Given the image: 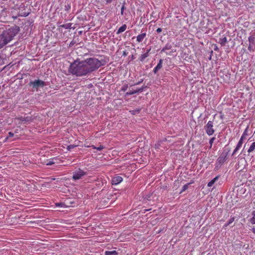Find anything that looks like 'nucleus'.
Instances as JSON below:
<instances>
[{
  "instance_id": "f704fd0d",
  "label": "nucleus",
  "mask_w": 255,
  "mask_h": 255,
  "mask_svg": "<svg viewBox=\"0 0 255 255\" xmlns=\"http://www.w3.org/2000/svg\"><path fill=\"white\" fill-rule=\"evenodd\" d=\"M76 146L73 144H70L68 145L67 147L68 150L70 151L71 149L75 147Z\"/></svg>"
},
{
  "instance_id": "4c0bfd02",
  "label": "nucleus",
  "mask_w": 255,
  "mask_h": 255,
  "mask_svg": "<svg viewBox=\"0 0 255 255\" xmlns=\"http://www.w3.org/2000/svg\"><path fill=\"white\" fill-rule=\"evenodd\" d=\"M105 1L106 4H110L114 0H104Z\"/></svg>"
},
{
  "instance_id": "e433bc0d",
  "label": "nucleus",
  "mask_w": 255,
  "mask_h": 255,
  "mask_svg": "<svg viewBox=\"0 0 255 255\" xmlns=\"http://www.w3.org/2000/svg\"><path fill=\"white\" fill-rule=\"evenodd\" d=\"M230 151V148H225L224 149L223 151L222 152H226L227 153V156L228 155L229 152Z\"/></svg>"
},
{
  "instance_id": "a878e982",
  "label": "nucleus",
  "mask_w": 255,
  "mask_h": 255,
  "mask_svg": "<svg viewBox=\"0 0 255 255\" xmlns=\"http://www.w3.org/2000/svg\"><path fill=\"white\" fill-rule=\"evenodd\" d=\"M147 86H145V85H143L141 87L137 89L136 90H137V93H141L145 89L147 88Z\"/></svg>"
},
{
  "instance_id": "0eeeda50",
  "label": "nucleus",
  "mask_w": 255,
  "mask_h": 255,
  "mask_svg": "<svg viewBox=\"0 0 255 255\" xmlns=\"http://www.w3.org/2000/svg\"><path fill=\"white\" fill-rule=\"evenodd\" d=\"M17 119L22 122H24V123L29 124L33 121V118L31 116H27L25 117H20L17 118Z\"/></svg>"
},
{
  "instance_id": "c03bdc74",
  "label": "nucleus",
  "mask_w": 255,
  "mask_h": 255,
  "mask_svg": "<svg viewBox=\"0 0 255 255\" xmlns=\"http://www.w3.org/2000/svg\"><path fill=\"white\" fill-rule=\"evenodd\" d=\"M214 50L215 51H218L219 50V49L218 48V46L216 45H214Z\"/></svg>"
},
{
  "instance_id": "473e14b6",
  "label": "nucleus",
  "mask_w": 255,
  "mask_h": 255,
  "mask_svg": "<svg viewBox=\"0 0 255 255\" xmlns=\"http://www.w3.org/2000/svg\"><path fill=\"white\" fill-rule=\"evenodd\" d=\"M29 12H21L20 14H19V16H23V17H26L29 14Z\"/></svg>"
},
{
  "instance_id": "37998d69",
  "label": "nucleus",
  "mask_w": 255,
  "mask_h": 255,
  "mask_svg": "<svg viewBox=\"0 0 255 255\" xmlns=\"http://www.w3.org/2000/svg\"><path fill=\"white\" fill-rule=\"evenodd\" d=\"M162 31V29L161 28H158L157 29H156V32L157 33H160Z\"/></svg>"
},
{
  "instance_id": "423d86ee",
  "label": "nucleus",
  "mask_w": 255,
  "mask_h": 255,
  "mask_svg": "<svg viewBox=\"0 0 255 255\" xmlns=\"http://www.w3.org/2000/svg\"><path fill=\"white\" fill-rule=\"evenodd\" d=\"M227 157L226 152H222L217 160L216 163V164L217 165L216 166H218V165H222L226 160Z\"/></svg>"
},
{
  "instance_id": "79ce46f5",
  "label": "nucleus",
  "mask_w": 255,
  "mask_h": 255,
  "mask_svg": "<svg viewBox=\"0 0 255 255\" xmlns=\"http://www.w3.org/2000/svg\"><path fill=\"white\" fill-rule=\"evenodd\" d=\"M128 53L126 51H124L123 52V56L126 57L127 56Z\"/></svg>"
},
{
  "instance_id": "6ab92c4d",
  "label": "nucleus",
  "mask_w": 255,
  "mask_h": 255,
  "mask_svg": "<svg viewBox=\"0 0 255 255\" xmlns=\"http://www.w3.org/2000/svg\"><path fill=\"white\" fill-rule=\"evenodd\" d=\"M255 149V141L252 143L251 145L250 146L249 148L248 149V152L249 153H251L252 151L254 150Z\"/></svg>"
},
{
  "instance_id": "6e6552de",
  "label": "nucleus",
  "mask_w": 255,
  "mask_h": 255,
  "mask_svg": "<svg viewBox=\"0 0 255 255\" xmlns=\"http://www.w3.org/2000/svg\"><path fill=\"white\" fill-rule=\"evenodd\" d=\"M123 181V178L120 176L114 177L112 179V184L113 185H118Z\"/></svg>"
},
{
  "instance_id": "a211bd4d",
  "label": "nucleus",
  "mask_w": 255,
  "mask_h": 255,
  "mask_svg": "<svg viewBox=\"0 0 255 255\" xmlns=\"http://www.w3.org/2000/svg\"><path fill=\"white\" fill-rule=\"evenodd\" d=\"M235 218L234 217H231L229 221L224 225V227H227L228 226L231 224L235 221Z\"/></svg>"
},
{
  "instance_id": "a18cd8bd",
  "label": "nucleus",
  "mask_w": 255,
  "mask_h": 255,
  "mask_svg": "<svg viewBox=\"0 0 255 255\" xmlns=\"http://www.w3.org/2000/svg\"><path fill=\"white\" fill-rule=\"evenodd\" d=\"M248 50L249 51H252L253 50V48H252V47L251 46V45L250 44V45L248 46Z\"/></svg>"
},
{
  "instance_id": "2eb2a0df",
  "label": "nucleus",
  "mask_w": 255,
  "mask_h": 255,
  "mask_svg": "<svg viewBox=\"0 0 255 255\" xmlns=\"http://www.w3.org/2000/svg\"><path fill=\"white\" fill-rule=\"evenodd\" d=\"M227 39L226 37H224L223 38H221L219 39V43L222 45V46H225L226 44L227 43Z\"/></svg>"
},
{
  "instance_id": "09e8293b",
  "label": "nucleus",
  "mask_w": 255,
  "mask_h": 255,
  "mask_svg": "<svg viewBox=\"0 0 255 255\" xmlns=\"http://www.w3.org/2000/svg\"><path fill=\"white\" fill-rule=\"evenodd\" d=\"M211 59V56H210V57H209V59Z\"/></svg>"
},
{
  "instance_id": "7c9ffc66",
  "label": "nucleus",
  "mask_w": 255,
  "mask_h": 255,
  "mask_svg": "<svg viewBox=\"0 0 255 255\" xmlns=\"http://www.w3.org/2000/svg\"><path fill=\"white\" fill-rule=\"evenodd\" d=\"M215 139H216V138L215 137H213L210 139L209 144H210V148L212 147L213 143L214 142V141Z\"/></svg>"
},
{
  "instance_id": "39448f33",
  "label": "nucleus",
  "mask_w": 255,
  "mask_h": 255,
  "mask_svg": "<svg viewBox=\"0 0 255 255\" xmlns=\"http://www.w3.org/2000/svg\"><path fill=\"white\" fill-rule=\"evenodd\" d=\"M204 129L208 135H213L215 132V130L213 128V122L211 121H209L204 127Z\"/></svg>"
},
{
  "instance_id": "c9c22d12",
  "label": "nucleus",
  "mask_w": 255,
  "mask_h": 255,
  "mask_svg": "<svg viewBox=\"0 0 255 255\" xmlns=\"http://www.w3.org/2000/svg\"><path fill=\"white\" fill-rule=\"evenodd\" d=\"M143 79H141L140 81H138L137 83L133 84V85H131L130 86V87H131V86H135V85H139L142 82H143Z\"/></svg>"
},
{
  "instance_id": "ddd939ff",
  "label": "nucleus",
  "mask_w": 255,
  "mask_h": 255,
  "mask_svg": "<svg viewBox=\"0 0 255 255\" xmlns=\"http://www.w3.org/2000/svg\"><path fill=\"white\" fill-rule=\"evenodd\" d=\"M127 28V25L126 24H123L121 27H120L118 29V30L117 32V34H119L121 33L122 32L125 31L126 30Z\"/></svg>"
},
{
  "instance_id": "b1692460",
  "label": "nucleus",
  "mask_w": 255,
  "mask_h": 255,
  "mask_svg": "<svg viewBox=\"0 0 255 255\" xmlns=\"http://www.w3.org/2000/svg\"><path fill=\"white\" fill-rule=\"evenodd\" d=\"M71 9V4L70 3H67V4H65L64 6V9L65 11H66L68 13L70 9Z\"/></svg>"
},
{
  "instance_id": "4468645a",
  "label": "nucleus",
  "mask_w": 255,
  "mask_h": 255,
  "mask_svg": "<svg viewBox=\"0 0 255 255\" xmlns=\"http://www.w3.org/2000/svg\"><path fill=\"white\" fill-rule=\"evenodd\" d=\"M219 176H217L216 177L213 178L211 181H210L207 184V186L211 187H212L215 182L219 179Z\"/></svg>"
},
{
  "instance_id": "c85d7f7f",
  "label": "nucleus",
  "mask_w": 255,
  "mask_h": 255,
  "mask_svg": "<svg viewBox=\"0 0 255 255\" xmlns=\"http://www.w3.org/2000/svg\"><path fill=\"white\" fill-rule=\"evenodd\" d=\"M128 88V85L127 84H125L121 88V91L123 92H125L127 90Z\"/></svg>"
},
{
  "instance_id": "de8ad7c7",
  "label": "nucleus",
  "mask_w": 255,
  "mask_h": 255,
  "mask_svg": "<svg viewBox=\"0 0 255 255\" xmlns=\"http://www.w3.org/2000/svg\"><path fill=\"white\" fill-rule=\"evenodd\" d=\"M252 231L255 234V227L252 228Z\"/></svg>"
},
{
  "instance_id": "9b49d317",
  "label": "nucleus",
  "mask_w": 255,
  "mask_h": 255,
  "mask_svg": "<svg viewBox=\"0 0 255 255\" xmlns=\"http://www.w3.org/2000/svg\"><path fill=\"white\" fill-rule=\"evenodd\" d=\"M162 63H163V60L160 59L159 60L158 63L156 65V66L154 68L153 72L154 74H156L158 70L161 69L162 67Z\"/></svg>"
},
{
  "instance_id": "2f4dec72",
  "label": "nucleus",
  "mask_w": 255,
  "mask_h": 255,
  "mask_svg": "<svg viewBox=\"0 0 255 255\" xmlns=\"http://www.w3.org/2000/svg\"><path fill=\"white\" fill-rule=\"evenodd\" d=\"M255 37L254 36H251L249 37L248 40L250 43H254Z\"/></svg>"
},
{
  "instance_id": "5701e85b",
  "label": "nucleus",
  "mask_w": 255,
  "mask_h": 255,
  "mask_svg": "<svg viewBox=\"0 0 255 255\" xmlns=\"http://www.w3.org/2000/svg\"><path fill=\"white\" fill-rule=\"evenodd\" d=\"M137 93V90H130L128 92L126 93V96H129L133 95L134 94Z\"/></svg>"
},
{
  "instance_id": "1a4fd4ad",
  "label": "nucleus",
  "mask_w": 255,
  "mask_h": 255,
  "mask_svg": "<svg viewBox=\"0 0 255 255\" xmlns=\"http://www.w3.org/2000/svg\"><path fill=\"white\" fill-rule=\"evenodd\" d=\"M244 139H242V138H240V139L239 140L235 149H234V150L233 151V152L232 153V155H235L236 152L239 150V149L241 147L242 144H243V140Z\"/></svg>"
},
{
  "instance_id": "f03ea898",
  "label": "nucleus",
  "mask_w": 255,
  "mask_h": 255,
  "mask_svg": "<svg viewBox=\"0 0 255 255\" xmlns=\"http://www.w3.org/2000/svg\"><path fill=\"white\" fill-rule=\"evenodd\" d=\"M19 31V27L16 25H14L8 28H6L5 30H3L0 34V49L10 42Z\"/></svg>"
},
{
  "instance_id": "bb28decb",
  "label": "nucleus",
  "mask_w": 255,
  "mask_h": 255,
  "mask_svg": "<svg viewBox=\"0 0 255 255\" xmlns=\"http://www.w3.org/2000/svg\"><path fill=\"white\" fill-rule=\"evenodd\" d=\"M190 183H187L186 184H185L182 188V189H181V191L180 192V193H182L183 192H184L186 190H187L188 188V185L190 184Z\"/></svg>"
},
{
  "instance_id": "cd10ccee",
  "label": "nucleus",
  "mask_w": 255,
  "mask_h": 255,
  "mask_svg": "<svg viewBox=\"0 0 255 255\" xmlns=\"http://www.w3.org/2000/svg\"><path fill=\"white\" fill-rule=\"evenodd\" d=\"M14 133L12 132H9L8 133V136L5 138L4 141H6L9 137H13Z\"/></svg>"
},
{
  "instance_id": "f257e3e1",
  "label": "nucleus",
  "mask_w": 255,
  "mask_h": 255,
  "mask_svg": "<svg viewBox=\"0 0 255 255\" xmlns=\"http://www.w3.org/2000/svg\"><path fill=\"white\" fill-rule=\"evenodd\" d=\"M104 60H99L96 58H89L84 60L77 59L70 65L68 72L76 77L87 76L105 65Z\"/></svg>"
},
{
  "instance_id": "f8f14e48",
  "label": "nucleus",
  "mask_w": 255,
  "mask_h": 255,
  "mask_svg": "<svg viewBox=\"0 0 255 255\" xmlns=\"http://www.w3.org/2000/svg\"><path fill=\"white\" fill-rule=\"evenodd\" d=\"M149 56V54H147V53L145 52L144 53L140 55V56L138 58V60H139V61L143 62L144 61L145 59L148 57Z\"/></svg>"
},
{
  "instance_id": "f3484780",
  "label": "nucleus",
  "mask_w": 255,
  "mask_h": 255,
  "mask_svg": "<svg viewBox=\"0 0 255 255\" xmlns=\"http://www.w3.org/2000/svg\"><path fill=\"white\" fill-rule=\"evenodd\" d=\"M172 48V45L169 43H167L165 46L162 49L161 52H164L167 50H170Z\"/></svg>"
},
{
  "instance_id": "c756f323",
  "label": "nucleus",
  "mask_w": 255,
  "mask_h": 255,
  "mask_svg": "<svg viewBox=\"0 0 255 255\" xmlns=\"http://www.w3.org/2000/svg\"><path fill=\"white\" fill-rule=\"evenodd\" d=\"M125 8H126L125 2H124L122 4L121 9V14L122 15H124V10L125 9Z\"/></svg>"
},
{
  "instance_id": "9d476101",
  "label": "nucleus",
  "mask_w": 255,
  "mask_h": 255,
  "mask_svg": "<svg viewBox=\"0 0 255 255\" xmlns=\"http://www.w3.org/2000/svg\"><path fill=\"white\" fill-rule=\"evenodd\" d=\"M143 30H142L141 33L138 35L136 37V41L138 43L142 42L146 35V32H143Z\"/></svg>"
},
{
  "instance_id": "58836bf2",
  "label": "nucleus",
  "mask_w": 255,
  "mask_h": 255,
  "mask_svg": "<svg viewBox=\"0 0 255 255\" xmlns=\"http://www.w3.org/2000/svg\"><path fill=\"white\" fill-rule=\"evenodd\" d=\"M55 163L54 162H53V161L52 160H50L49 161V162H48L47 163H46V165H52V164H54Z\"/></svg>"
},
{
  "instance_id": "393cba45",
  "label": "nucleus",
  "mask_w": 255,
  "mask_h": 255,
  "mask_svg": "<svg viewBox=\"0 0 255 255\" xmlns=\"http://www.w3.org/2000/svg\"><path fill=\"white\" fill-rule=\"evenodd\" d=\"M91 147H92L93 149H96L99 151H101L104 148V146L102 145H100L99 147H96L95 145H92Z\"/></svg>"
},
{
  "instance_id": "7ed1b4c3",
  "label": "nucleus",
  "mask_w": 255,
  "mask_h": 255,
  "mask_svg": "<svg viewBox=\"0 0 255 255\" xmlns=\"http://www.w3.org/2000/svg\"><path fill=\"white\" fill-rule=\"evenodd\" d=\"M29 85L32 86L34 89H36L37 91L39 88L43 87L46 84L44 81L38 79L30 81L29 83Z\"/></svg>"
},
{
  "instance_id": "20e7f679",
  "label": "nucleus",
  "mask_w": 255,
  "mask_h": 255,
  "mask_svg": "<svg viewBox=\"0 0 255 255\" xmlns=\"http://www.w3.org/2000/svg\"><path fill=\"white\" fill-rule=\"evenodd\" d=\"M87 172H85L81 169H78V170L75 171L73 173L72 179L76 181L82 178V177L87 175Z\"/></svg>"
},
{
  "instance_id": "72a5a7b5",
  "label": "nucleus",
  "mask_w": 255,
  "mask_h": 255,
  "mask_svg": "<svg viewBox=\"0 0 255 255\" xmlns=\"http://www.w3.org/2000/svg\"><path fill=\"white\" fill-rule=\"evenodd\" d=\"M55 205L56 207H65V204L64 203H56L55 204Z\"/></svg>"
},
{
  "instance_id": "8fccbe9b",
  "label": "nucleus",
  "mask_w": 255,
  "mask_h": 255,
  "mask_svg": "<svg viewBox=\"0 0 255 255\" xmlns=\"http://www.w3.org/2000/svg\"><path fill=\"white\" fill-rule=\"evenodd\" d=\"M0 58H1V56L0 55Z\"/></svg>"
},
{
  "instance_id": "ea45409f",
  "label": "nucleus",
  "mask_w": 255,
  "mask_h": 255,
  "mask_svg": "<svg viewBox=\"0 0 255 255\" xmlns=\"http://www.w3.org/2000/svg\"><path fill=\"white\" fill-rule=\"evenodd\" d=\"M128 59H129L130 60H133L135 59V57L133 55H131L128 57Z\"/></svg>"
},
{
  "instance_id": "aec40b11",
  "label": "nucleus",
  "mask_w": 255,
  "mask_h": 255,
  "mask_svg": "<svg viewBox=\"0 0 255 255\" xmlns=\"http://www.w3.org/2000/svg\"><path fill=\"white\" fill-rule=\"evenodd\" d=\"M252 215L253 217L250 219V221L252 224H255V210L253 211Z\"/></svg>"
},
{
  "instance_id": "412c9836",
  "label": "nucleus",
  "mask_w": 255,
  "mask_h": 255,
  "mask_svg": "<svg viewBox=\"0 0 255 255\" xmlns=\"http://www.w3.org/2000/svg\"><path fill=\"white\" fill-rule=\"evenodd\" d=\"M248 127H247V128L245 129V130H244L242 136H241V138L244 139L246 138V137L247 135H248Z\"/></svg>"
},
{
  "instance_id": "dca6fc26",
  "label": "nucleus",
  "mask_w": 255,
  "mask_h": 255,
  "mask_svg": "<svg viewBox=\"0 0 255 255\" xmlns=\"http://www.w3.org/2000/svg\"><path fill=\"white\" fill-rule=\"evenodd\" d=\"M119 253L116 251H106L105 255H118Z\"/></svg>"
},
{
  "instance_id": "49530a36",
  "label": "nucleus",
  "mask_w": 255,
  "mask_h": 255,
  "mask_svg": "<svg viewBox=\"0 0 255 255\" xmlns=\"http://www.w3.org/2000/svg\"><path fill=\"white\" fill-rule=\"evenodd\" d=\"M76 42L74 41V40H72L71 42H70V46H72L73 45H74Z\"/></svg>"
},
{
  "instance_id": "4be33fe9",
  "label": "nucleus",
  "mask_w": 255,
  "mask_h": 255,
  "mask_svg": "<svg viewBox=\"0 0 255 255\" xmlns=\"http://www.w3.org/2000/svg\"><path fill=\"white\" fill-rule=\"evenodd\" d=\"M72 25V24L71 23H68L62 25L61 27L65 28V29H70V28H71Z\"/></svg>"
},
{
  "instance_id": "a19ab883",
  "label": "nucleus",
  "mask_w": 255,
  "mask_h": 255,
  "mask_svg": "<svg viewBox=\"0 0 255 255\" xmlns=\"http://www.w3.org/2000/svg\"><path fill=\"white\" fill-rule=\"evenodd\" d=\"M151 50V47H150L149 48H148L146 49V51L145 52V53H147V54H149L150 51Z\"/></svg>"
}]
</instances>
